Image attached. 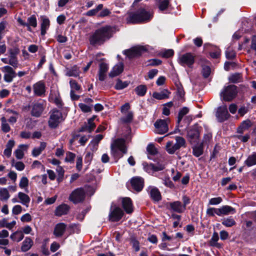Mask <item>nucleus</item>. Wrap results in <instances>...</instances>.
<instances>
[{
    "label": "nucleus",
    "mask_w": 256,
    "mask_h": 256,
    "mask_svg": "<svg viewBox=\"0 0 256 256\" xmlns=\"http://www.w3.org/2000/svg\"><path fill=\"white\" fill-rule=\"evenodd\" d=\"M103 8V5L102 4H98L96 8L91 10H88L86 15L88 16H93L96 15L98 11L101 10Z\"/></svg>",
    "instance_id": "48"
},
{
    "label": "nucleus",
    "mask_w": 256,
    "mask_h": 256,
    "mask_svg": "<svg viewBox=\"0 0 256 256\" xmlns=\"http://www.w3.org/2000/svg\"><path fill=\"white\" fill-rule=\"evenodd\" d=\"M80 70L76 66H74L71 69H68L66 74L69 76L76 77L79 76Z\"/></svg>",
    "instance_id": "35"
},
{
    "label": "nucleus",
    "mask_w": 256,
    "mask_h": 256,
    "mask_svg": "<svg viewBox=\"0 0 256 256\" xmlns=\"http://www.w3.org/2000/svg\"><path fill=\"white\" fill-rule=\"evenodd\" d=\"M62 114L58 110H54L50 116L48 125L52 128H56L62 120Z\"/></svg>",
    "instance_id": "10"
},
{
    "label": "nucleus",
    "mask_w": 256,
    "mask_h": 256,
    "mask_svg": "<svg viewBox=\"0 0 256 256\" xmlns=\"http://www.w3.org/2000/svg\"><path fill=\"white\" fill-rule=\"evenodd\" d=\"M130 183L132 188L138 192H140L144 186V179L139 177L132 178L131 180Z\"/></svg>",
    "instance_id": "18"
},
{
    "label": "nucleus",
    "mask_w": 256,
    "mask_h": 256,
    "mask_svg": "<svg viewBox=\"0 0 256 256\" xmlns=\"http://www.w3.org/2000/svg\"><path fill=\"white\" fill-rule=\"evenodd\" d=\"M206 214L209 216H214L215 214L219 216L218 208H209L207 209Z\"/></svg>",
    "instance_id": "47"
},
{
    "label": "nucleus",
    "mask_w": 256,
    "mask_h": 256,
    "mask_svg": "<svg viewBox=\"0 0 256 256\" xmlns=\"http://www.w3.org/2000/svg\"><path fill=\"white\" fill-rule=\"evenodd\" d=\"M124 116L122 118V121L124 122L128 123L130 122L133 118V114L132 112H128L126 114H124Z\"/></svg>",
    "instance_id": "51"
},
{
    "label": "nucleus",
    "mask_w": 256,
    "mask_h": 256,
    "mask_svg": "<svg viewBox=\"0 0 256 256\" xmlns=\"http://www.w3.org/2000/svg\"><path fill=\"white\" fill-rule=\"evenodd\" d=\"M78 106L82 112H88L92 111V106H88L84 103H80Z\"/></svg>",
    "instance_id": "50"
},
{
    "label": "nucleus",
    "mask_w": 256,
    "mask_h": 256,
    "mask_svg": "<svg viewBox=\"0 0 256 256\" xmlns=\"http://www.w3.org/2000/svg\"><path fill=\"white\" fill-rule=\"evenodd\" d=\"M203 76L206 78H208L210 73V68L208 66H204L202 70Z\"/></svg>",
    "instance_id": "64"
},
{
    "label": "nucleus",
    "mask_w": 256,
    "mask_h": 256,
    "mask_svg": "<svg viewBox=\"0 0 256 256\" xmlns=\"http://www.w3.org/2000/svg\"><path fill=\"white\" fill-rule=\"evenodd\" d=\"M248 166H251L256 164V152L249 156L244 162Z\"/></svg>",
    "instance_id": "34"
},
{
    "label": "nucleus",
    "mask_w": 256,
    "mask_h": 256,
    "mask_svg": "<svg viewBox=\"0 0 256 256\" xmlns=\"http://www.w3.org/2000/svg\"><path fill=\"white\" fill-rule=\"evenodd\" d=\"M146 150L149 155L154 156L158 153L157 148L153 144H149L146 148Z\"/></svg>",
    "instance_id": "49"
},
{
    "label": "nucleus",
    "mask_w": 256,
    "mask_h": 256,
    "mask_svg": "<svg viewBox=\"0 0 256 256\" xmlns=\"http://www.w3.org/2000/svg\"><path fill=\"white\" fill-rule=\"evenodd\" d=\"M194 56L191 52L181 55L178 58V62L183 66L192 68L194 62Z\"/></svg>",
    "instance_id": "8"
},
{
    "label": "nucleus",
    "mask_w": 256,
    "mask_h": 256,
    "mask_svg": "<svg viewBox=\"0 0 256 256\" xmlns=\"http://www.w3.org/2000/svg\"><path fill=\"white\" fill-rule=\"evenodd\" d=\"M10 197V194L8 190L6 188H0V200L6 202Z\"/></svg>",
    "instance_id": "38"
},
{
    "label": "nucleus",
    "mask_w": 256,
    "mask_h": 256,
    "mask_svg": "<svg viewBox=\"0 0 256 256\" xmlns=\"http://www.w3.org/2000/svg\"><path fill=\"white\" fill-rule=\"evenodd\" d=\"M17 21L20 25L26 26L28 30L30 32H32L31 26L36 28L38 24L36 17L34 14H32L28 17L27 22H25L20 18H18Z\"/></svg>",
    "instance_id": "9"
},
{
    "label": "nucleus",
    "mask_w": 256,
    "mask_h": 256,
    "mask_svg": "<svg viewBox=\"0 0 256 256\" xmlns=\"http://www.w3.org/2000/svg\"><path fill=\"white\" fill-rule=\"evenodd\" d=\"M24 237V235L22 232L16 231L12 234L10 236V238L14 241L19 242L21 241Z\"/></svg>",
    "instance_id": "37"
},
{
    "label": "nucleus",
    "mask_w": 256,
    "mask_h": 256,
    "mask_svg": "<svg viewBox=\"0 0 256 256\" xmlns=\"http://www.w3.org/2000/svg\"><path fill=\"white\" fill-rule=\"evenodd\" d=\"M124 212L118 207L112 208L109 214V220L111 222H116L119 221L123 216Z\"/></svg>",
    "instance_id": "16"
},
{
    "label": "nucleus",
    "mask_w": 256,
    "mask_h": 256,
    "mask_svg": "<svg viewBox=\"0 0 256 256\" xmlns=\"http://www.w3.org/2000/svg\"><path fill=\"white\" fill-rule=\"evenodd\" d=\"M164 168V165L161 164H147L146 166H144V168L148 172H150V170H152L154 172L162 170Z\"/></svg>",
    "instance_id": "24"
},
{
    "label": "nucleus",
    "mask_w": 256,
    "mask_h": 256,
    "mask_svg": "<svg viewBox=\"0 0 256 256\" xmlns=\"http://www.w3.org/2000/svg\"><path fill=\"white\" fill-rule=\"evenodd\" d=\"M34 92L35 95L42 96L45 95L46 86L44 82L39 81L33 86Z\"/></svg>",
    "instance_id": "19"
},
{
    "label": "nucleus",
    "mask_w": 256,
    "mask_h": 256,
    "mask_svg": "<svg viewBox=\"0 0 256 256\" xmlns=\"http://www.w3.org/2000/svg\"><path fill=\"white\" fill-rule=\"evenodd\" d=\"M148 192L150 198L154 202H158L161 200L162 196L158 189L156 187L150 186Z\"/></svg>",
    "instance_id": "21"
},
{
    "label": "nucleus",
    "mask_w": 256,
    "mask_h": 256,
    "mask_svg": "<svg viewBox=\"0 0 256 256\" xmlns=\"http://www.w3.org/2000/svg\"><path fill=\"white\" fill-rule=\"evenodd\" d=\"M85 197V192L82 188L75 190L70 196V200L74 204H77L83 201Z\"/></svg>",
    "instance_id": "13"
},
{
    "label": "nucleus",
    "mask_w": 256,
    "mask_h": 256,
    "mask_svg": "<svg viewBox=\"0 0 256 256\" xmlns=\"http://www.w3.org/2000/svg\"><path fill=\"white\" fill-rule=\"evenodd\" d=\"M226 58L232 60L236 56V52L230 47L228 48L226 51Z\"/></svg>",
    "instance_id": "52"
},
{
    "label": "nucleus",
    "mask_w": 256,
    "mask_h": 256,
    "mask_svg": "<svg viewBox=\"0 0 256 256\" xmlns=\"http://www.w3.org/2000/svg\"><path fill=\"white\" fill-rule=\"evenodd\" d=\"M201 128L194 125L189 129L188 132V139L191 144H196L199 140Z\"/></svg>",
    "instance_id": "7"
},
{
    "label": "nucleus",
    "mask_w": 256,
    "mask_h": 256,
    "mask_svg": "<svg viewBox=\"0 0 256 256\" xmlns=\"http://www.w3.org/2000/svg\"><path fill=\"white\" fill-rule=\"evenodd\" d=\"M216 116L219 122L227 120L230 116L227 106L226 105L220 106L217 108Z\"/></svg>",
    "instance_id": "15"
},
{
    "label": "nucleus",
    "mask_w": 256,
    "mask_h": 256,
    "mask_svg": "<svg viewBox=\"0 0 256 256\" xmlns=\"http://www.w3.org/2000/svg\"><path fill=\"white\" fill-rule=\"evenodd\" d=\"M9 53L8 64L16 68L18 66V60L17 55L19 54L20 50L18 47L14 46L8 50Z\"/></svg>",
    "instance_id": "12"
},
{
    "label": "nucleus",
    "mask_w": 256,
    "mask_h": 256,
    "mask_svg": "<svg viewBox=\"0 0 256 256\" xmlns=\"http://www.w3.org/2000/svg\"><path fill=\"white\" fill-rule=\"evenodd\" d=\"M2 70L4 73V80L6 82H12L13 79L16 76V72L10 66H6L2 67Z\"/></svg>",
    "instance_id": "14"
},
{
    "label": "nucleus",
    "mask_w": 256,
    "mask_h": 256,
    "mask_svg": "<svg viewBox=\"0 0 256 256\" xmlns=\"http://www.w3.org/2000/svg\"><path fill=\"white\" fill-rule=\"evenodd\" d=\"M28 184V180L26 177L23 176L22 178L19 186L20 188H23L27 187Z\"/></svg>",
    "instance_id": "59"
},
{
    "label": "nucleus",
    "mask_w": 256,
    "mask_h": 256,
    "mask_svg": "<svg viewBox=\"0 0 256 256\" xmlns=\"http://www.w3.org/2000/svg\"><path fill=\"white\" fill-rule=\"evenodd\" d=\"M150 49V47L148 46H138L124 50V54L130 58H132L138 56L146 52H149Z\"/></svg>",
    "instance_id": "4"
},
{
    "label": "nucleus",
    "mask_w": 256,
    "mask_h": 256,
    "mask_svg": "<svg viewBox=\"0 0 256 256\" xmlns=\"http://www.w3.org/2000/svg\"><path fill=\"white\" fill-rule=\"evenodd\" d=\"M174 54V50L171 49L165 50L160 52L158 54V56H160L162 58H168L172 56Z\"/></svg>",
    "instance_id": "42"
},
{
    "label": "nucleus",
    "mask_w": 256,
    "mask_h": 256,
    "mask_svg": "<svg viewBox=\"0 0 256 256\" xmlns=\"http://www.w3.org/2000/svg\"><path fill=\"white\" fill-rule=\"evenodd\" d=\"M212 134L211 132H208L204 134L202 142L200 143L203 146H208L212 141Z\"/></svg>",
    "instance_id": "40"
},
{
    "label": "nucleus",
    "mask_w": 256,
    "mask_h": 256,
    "mask_svg": "<svg viewBox=\"0 0 256 256\" xmlns=\"http://www.w3.org/2000/svg\"><path fill=\"white\" fill-rule=\"evenodd\" d=\"M122 206L128 214H132L134 211V206L131 199L129 198H124L122 199Z\"/></svg>",
    "instance_id": "20"
},
{
    "label": "nucleus",
    "mask_w": 256,
    "mask_h": 256,
    "mask_svg": "<svg viewBox=\"0 0 256 256\" xmlns=\"http://www.w3.org/2000/svg\"><path fill=\"white\" fill-rule=\"evenodd\" d=\"M170 4V0H162L159 2L158 8L160 11L166 10Z\"/></svg>",
    "instance_id": "46"
},
{
    "label": "nucleus",
    "mask_w": 256,
    "mask_h": 256,
    "mask_svg": "<svg viewBox=\"0 0 256 256\" xmlns=\"http://www.w3.org/2000/svg\"><path fill=\"white\" fill-rule=\"evenodd\" d=\"M152 15L144 9L140 8L136 12L130 13L128 17V23L136 24L142 22H148L152 18Z\"/></svg>",
    "instance_id": "2"
},
{
    "label": "nucleus",
    "mask_w": 256,
    "mask_h": 256,
    "mask_svg": "<svg viewBox=\"0 0 256 256\" xmlns=\"http://www.w3.org/2000/svg\"><path fill=\"white\" fill-rule=\"evenodd\" d=\"M222 201V199L221 197H216L212 198L209 200V205H218L220 204Z\"/></svg>",
    "instance_id": "56"
},
{
    "label": "nucleus",
    "mask_w": 256,
    "mask_h": 256,
    "mask_svg": "<svg viewBox=\"0 0 256 256\" xmlns=\"http://www.w3.org/2000/svg\"><path fill=\"white\" fill-rule=\"evenodd\" d=\"M76 158V154L72 152H68L66 153L65 157V162H70V164H74Z\"/></svg>",
    "instance_id": "44"
},
{
    "label": "nucleus",
    "mask_w": 256,
    "mask_h": 256,
    "mask_svg": "<svg viewBox=\"0 0 256 256\" xmlns=\"http://www.w3.org/2000/svg\"><path fill=\"white\" fill-rule=\"evenodd\" d=\"M64 214V204H61L56 207L55 211L54 214L58 216H60Z\"/></svg>",
    "instance_id": "55"
},
{
    "label": "nucleus",
    "mask_w": 256,
    "mask_h": 256,
    "mask_svg": "<svg viewBox=\"0 0 256 256\" xmlns=\"http://www.w3.org/2000/svg\"><path fill=\"white\" fill-rule=\"evenodd\" d=\"M168 120H157L154 124L156 133L158 134H162L166 133L168 130Z\"/></svg>",
    "instance_id": "11"
},
{
    "label": "nucleus",
    "mask_w": 256,
    "mask_h": 256,
    "mask_svg": "<svg viewBox=\"0 0 256 256\" xmlns=\"http://www.w3.org/2000/svg\"><path fill=\"white\" fill-rule=\"evenodd\" d=\"M169 92L168 90H164L160 92H154L152 96L157 100H163L168 97Z\"/></svg>",
    "instance_id": "31"
},
{
    "label": "nucleus",
    "mask_w": 256,
    "mask_h": 256,
    "mask_svg": "<svg viewBox=\"0 0 256 256\" xmlns=\"http://www.w3.org/2000/svg\"><path fill=\"white\" fill-rule=\"evenodd\" d=\"M173 106L172 102H169L164 104L162 109V114L166 116H168L170 114V108Z\"/></svg>",
    "instance_id": "54"
},
{
    "label": "nucleus",
    "mask_w": 256,
    "mask_h": 256,
    "mask_svg": "<svg viewBox=\"0 0 256 256\" xmlns=\"http://www.w3.org/2000/svg\"><path fill=\"white\" fill-rule=\"evenodd\" d=\"M128 85L127 82H122V80H118L115 86V88L116 90H122L126 88Z\"/></svg>",
    "instance_id": "57"
},
{
    "label": "nucleus",
    "mask_w": 256,
    "mask_h": 256,
    "mask_svg": "<svg viewBox=\"0 0 256 256\" xmlns=\"http://www.w3.org/2000/svg\"><path fill=\"white\" fill-rule=\"evenodd\" d=\"M28 148V146L26 144H20L18 148L14 152L16 157L18 159H22L24 156L23 151L26 150Z\"/></svg>",
    "instance_id": "29"
},
{
    "label": "nucleus",
    "mask_w": 256,
    "mask_h": 256,
    "mask_svg": "<svg viewBox=\"0 0 256 256\" xmlns=\"http://www.w3.org/2000/svg\"><path fill=\"white\" fill-rule=\"evenodd\" d=\"M46 105V102L42 100L33 102L32 104V116L36 118L40 117L42 114Z\"/></svg>",
    "instance_id": "6"
},
{
    "label": "nucleus",
    "mask_w": 256,
    "mask_h": 256,
    "mask_svg": "<svg viewBox=\"0 0 256 256\" xmlns=\"http://www.w3.org/2000/svg\"><path fill=\"white\" fill-rule=\"evenodd\" d=\"M176 144L178 146L179 148H181L182 146H184L186 141L185 140L180 136H177L176 138Z\"/></svg>",
    "instance_id": "60"
},
{
    "label": "nucleus",
    "mask_w": 256,
    "mask_h": 256,
    "mask_svg": "<svg viewBox=\"0 0 256 256\" xmlns=\"http://www.w3.org/2000/svg\"><path fill=\"white\" fill-rule=\"evenodd\" d=\"M148 66H156L160 64L162 62L161 60L159 59L154 58L150 60H148Z\"/></svg>",
    "instance_id": "63"
},
{
    "label": "nucleus",
    "mask_w": 256,
    "mask_h": 256,
    "mask_svg": "<svg viewBox=\"0 0 256 256\" xmlns=\"http://www.w3.org/2000/svg\"><path fill=\"white\" fill-rule=\"evenodd\" d=\"M33 242L30 238H26L22 242L21 250L22 252H26L29 250L32 246Z\"/></svg>",
    "instance_id": "32"
},
{
    "label": "nucleus",
    "mask_w": 256,
    "mask_h": 256,
    "mask_svg": "<svg viewBox=\"0 0 256 256\" xmlns=\"http://www.w3.org/2000/svg\"><path fill=\"white\" fill-rule=\"evenodd\" d=\"M146 87L144 85H140L137 86L135 88L136 94L140 96H142L145 95L146 92Z\"/></svg>",
    "instance_id": "43"
},
{
    "label": "nucleus",
    "mask_w": 256,
    "mask_h": 256,
    "mask_svg": "<svg viewBox=\"0 0 256 256\" xmlns=\"http://www.w3.org/2000/svg\"><path fill=\"white\" fill-rule=\"evenodd\" d=\"M241 79V75L240 74H235L232 75L230 78V80L234 83L239 82Z\"/></svg>",
    "instance_id": "58"
},
{
    "label": "nucleus",
    "mask_w": 256,
    "mask_h": 256,
    "mask_svg": "<svg viewBox=\"0 0 256 256\" xmlns=\"http://www.w3.org/2000/svg\"><path fill=\"white\" fill-rule=\"evenodd\" d=\"M67 231L70 234L72 233H78L80 232V228L78 224H70L68 226H67L65 224V232Z\"/></svg>",
    "instance_id": "36"
},
{
    "label": "nucleus",
    "mask_w": 256,
    "mask_h": 256,
    "mask_svg": "<svg viewBox=\"0 0 256 256\" xmlns=\"http://www.w3.org/2000/svg\"><path fill=\"white\" fill-rule=\"evenodd\" d=\"M218 212L219 216H222L230 214H234L236 212V210L234 208L230 206L226 205L222 206L220 208H218Z\"/></svg>",
    "instance_id": "23"
},
{
    "label": "nucleus",
    "mask_w": 256,
    "mask_h": 256,
    "mask_svg": "<svg viewBox=\"0 0 256 256\" xmlns=\"http://www.w3.org/2000/svg\"><path fill=\"white\" fill-rule=\"evenodd\" d=\"M64 233V223L60 222L55 226L54 234L56 237H60Z\"/></svg>",
    "instance_id": "27"
},
{
    "label": "nucleus",
    "mask_w": 256,
    "mask_h": 256,
    "mask_svg": "<svg viewBox=\"0 0 256 256\" xmlns=\"http://www.w3.org/2000/svg\"><path fill=\"white\" fill-rule=\"evenodd\" d=\"M18 197L20 200V202L23 205H24L27 207L28 206V204L30 202V199L28 195L24 192H20L18 194Z\"/></svg>",
    "instance_id": "30"
},
{
    "label": "nucleus",
    "mask_w": 256,
    "mask_h": 256,
    "mask_svg": "<svg viewBox=\"0 0 256 256\" xmlns=\"http://www.w3.org/2000/svg\"><path fill=\"white\" fill-rule=\"evenodd\" d=\"M189 111V110L188 108L186 107L183 108L180 110L179 112L178 113V122L180 123V122L184 116Z\"/></svg>",
    "instance_id": "53"
},
{
    "label": "nucleus",
    "mask_w": 256,
    "mask_h": 256,
    "mask_svg": "<svg viewBox=\"0 0 256 256\" xmlns=\"http://www.w3.org/2000/svg\"><path fill=\"white\" fill-rule=\"evenodd\" d=\"M251 126V122L250 120L244 121L238 129V132L242 133L244 130L248 129Z\"/></svg>",
    "instance_id": "45"
},
{
    "label": "nucleus",
    "mask_w": 256,
    "mask_h": 256,
    "mask_svg": "<svg viewBox=\"0 0 256 256\" xmlns=\"http://www.w3.org/2000/svg\"><path fill=\"white\" fill-rule=\"evenodd\" d=\"M222 224L226 227H232L236 224L235 220L232 217L225 218L222 222Z\"/></svg>",
    "instance_id": "41"
},
{
    "label": "nucleus",
    "mask_w": 256,
    "mask_h": 256,
    "mask_svg": "<svg viewBox=\"0 0 256 256\" xmlns=\"http://www.w3.org/2000/svg\"><path fill=\"white\" fill-rule=\"evenodd\" d=\"M168 205L171 210L178 213H182L185 210V206L180 201L169 202Z\"/></svg>",
    "instance_id": "22"
},
{
    "label": "nucleus",
    "mask_w": 256,
    "mask_h": 256,
    "mask_svg": "<svg viewBox=\"0 0 256 256\" xmlns=\"http://www.w3.org/2000/svg\"><path fill=\"white\" fill-rule=\"evenodd\" d=\"M42 22L41 24V34L44 36L46 30L49 28L50 22L48 18L46 16H42Z\"/></svg>",
    "instance_id": "26"
},
{
    "label": "nucleus",
    "mask_w": 256,
    "mask_h": 256,
    "mask_svg": "<svg viewBox=\"0 0 256 256\" xmlns=\"http://www.w3.org/2000/svg\"><path fill=\"white\" fill-rule=\"evenodd\" d=\"M114 28L106 26L96 30L89 38L90 43L92 46L101 45L110 38L114 32Z\"/></svg>",
    "instance_id": "1"
},
{
    "label": "nucleus",
    "mask_w": 256,
    "mask_h": 256,
    "mask_svg": "<svg viewBox=\"0 0 256 256\" xmlns=\"http://www.w3.org/2000/svg\"><path fill=\"white\" fill-rule=\"evenodd\" d=\"M2 124L1 128L4 132L6 133L10 131V128L6 120L4 117H2L0 119Z\"/></svg>",
    "instance_id": "39"
},
{
    "label": "nucleus",
    "mask_w": 256,
    "mask_h": 256,
    "mask_svg": "<svg viewBox=\"0 0 256 256\" xmlns=\"http://www.w3.org/2000/svg\"><path fill=\"white\" fill-rule=\"evenodd\" d=\"M111 154L115 159H119L127 152L126 141L123 138H118L113 141L110 146Z\"/></svg>",
    "instance_id": "3"
},
{
    "label": "nucleus",
    "mask_w": 256,
    "mask_h": 256,
    "mask_svg": "<svg viewBox=\"0 0 256 256\" xmlns=\"http://www.w3.org/2000/svg\"><path fill=\"white\" fill-rule=\"evenodd\" d=\"M237 93V87L235 85L230 84L223 88L220 95L224 100L230 102L236 96Z\"/></svg>",
    "instance_id": "5"
},
{
    "label": "nucleus",
    "mask_w": 256,
    "mask_h": 256,
    "mask_svg": "<svg viewBox=\"0 0 256 256\" xmlns=\"http://www.w3.org/2000/svg\"><path fill=\"white\" fill-rule=\"evenodd\" d=\"M192 154L198 157L202 154L204 152V146L200 144L194 146L192 148Z\"/></svg>",
    "instance_id": "28"
},
{
    "label": "nucleus",
    "mask_w": 256,
    "mask_h": 256,
    "mask_svg": "<svg viewBox=\"0 0 256 256\" xmlns=\"http://www.w3.org/2000/svg\"><path fill=\"white\" fill-rule=\"evenodd\" d=\"M70 84L71 88V90H78L80 89V86L74 80H70Z\"/></svg>",
    "instance_id": "61"
},
{
    "label": "nucleus",
    "mask_w": 256,
    "mask_h": 256,
    "mask_svg": "<svg viewBox=\"0 0 256 256\" xmlns=\"http://www.w3.org/2000/svg\"><path fill=\"white\" fill-rule=\"evenodd\" d=\"M82 168V156H78L76 161V168L78 171H80Z\"/></svg>",
    "instance_id": "62"
},
{
    "label": "nucleus",
    "mask_w": 256,
    "mask_h": 256,
    "mask_svg": "<svg viewBox=\"0 0 256 256\" xmlns=\"http://www.w3.org/2000/svg\"><path fill=\"white\" fill-rule=\"evenodd\" d=\"M124 70V65L122 63H118L115 65L112 70L110 72L109 76L110 77H114L122 72Z\"/></svg>",
    "instance_id": "25"
},
{
    "label": "nucleus",
    "mask_w": 256,
    "mask_h": 256,
    "mask_svg": "<svg viewBox=\"0 0 256 256\" xmlns=\"http://www.w3.org/2000/svg\"><path fill=\"white\" fill-rule=\"evenodd\" d=\"M96 116H93L92 118L88 120V122H85L81 128L82 132H90L94 130L96 127V124L94 122V120L96 118Z\"/></svg>",
    "instance_id": "17"
},
{
    "label": "nucleus",
    "mask_w": 256,
    "mask_h": 256,
    "mask_svg": "<svg viewBox=\"0 0 256 256\" xmlns=\"http://www.w3.org/2000/svg\"><path fill=\"white\" fill-rule=\"evenodd\" d=\"M179 148L172 142H168L166 145V150L168 154H173L175 152L178 150Z\"/></svg>",
    "instance_id": "33"
}]
</instances>
